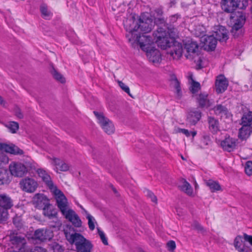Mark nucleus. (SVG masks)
<instances>
[{
    "instance_id": "40",
    "label": "nucleus",
    "mask_w": 252,
    "mask_h": 252,
    "mask_svg": "<svg viewBox=\"0 0 252 252\" xmlns=\"http://www.w3.org/2000/svg\"><path fill=\"white\" fill-rule=\"evenodd\" d=\"M180 189L189 195L192 194V189L190 185L186 180H184L183 182V185L180 186Z\"/></svg>"
},
{
    "instance_id": "42",
    "label": "nucleus",
    "mask_w": 252,
    "mask_h": 252,
    "mask_svg": "<svg viewBox=\"0 0 252 252\" xmlns=\"http://www.w3.org/2000/svg\"><path fill=\"white\" fill-rule=\"evenodd\" d=\"M233 2L235 4L236 8L240 9H245L248 5V0H233Z\"/></svg>"
},
{
    "instance_id": "62",
    "label": "nucleus",
    "mask_w": 252,
    "mask_h": 252,
    "mask_svg": "<svg viewBox=\"0 0 252 252\" xmlns=\"http://www.w3.org/2000/svg\"><path fill=\"white\" fill-rule=\"evenodd\" d=\"M56 248H58L59 249V252H62L63 251V250L62 249V248L59 246V245H57L55 246V247L54 248V251H55V249Z\"/></svg>"
},
{
    "instance_id": "36",
    "label": "nucleus",
    "mask_w": 252,
    "mask_h": 252,
    "mask_svg": "<svg viewBox=\"0 0 252 252\" xmlns=\"http://www.w3.org/2000/svg\"><path fill=\"white\" fill-rule=\"evenodd\" d=\"M169 29L167 32H166L162 28H159L157 29L156 32H154V36L155 37V40L158 39L159 38H164V37H169V33H170L171 30Z\"/></svg>"
},
{
    "instance_id": "26",
    "label": "nucleus",
    "mask_w": 252,
    "mask_h": 252,
    "mask_svg": "<svg viewBox=\"0 0 252 252\" xmlns=\"http://www.w3.org/2000/svg\"><path fill=\"white\" fill-rule=\"evenodd\" d=\"M214 111L216 115L221 118H227L230 114L227 108L221 104H218L214 108Z\"/></svg>"
},
{
    "instance_id": "5",
    "label": "nucleus",
    "mask_w": 252,
    "mask_h": 252,
    "mask_svg": "<svg viewBox=\"0 0 252 252\" xmlns=\"http://www.w3.org/2000/svg\"><path fill=\"white\" fill-rule=\"evenodd\" d=\"M94 113L97 118L98 123L105 132L108 134H111L114 132L115 127L112 121L105 117L103 114L101 113L94 111Z\"/></svg>"
},
{
    "instance_id": "51",
    "label": "nucleus",
    "mask_w": 252,
    "mask_h": 252,
    "mask_svg": "<svg viewBox=\"0 0 252 252\" xmlns=\"http://www.w3.org/2000/svg\"><path fill=\"white\" fill-rule=\"evenodd\" d=\"M167 246L169 251H173L176 248L175 242L172 240L169 241L167 243Z\"/></svg>"
},
{
    "instance_id": "59",
    "label": "nucleus",
    "mask_w": 252,
    "mask_h": 252,
    "mask_svg": "<svg viewBox=\"0 0 252 252\" xmlns=\"http://www.w3.org/2000/svg\"><path fill=\"white\" fill-rule=\"evenodd\" d=\"M210 141V136L208 135H204L203 136V142L205 143L206 145L208 144V142Z\"/></svg>"
},
{
    "instance_id": "44",
    "label": "nucleus",
    "mask_w": 252,
    "mask_h": 252,
    "mask_svg": "<svg viewBox=\"0 0 252 252\" xmlns=\"http://www.w3.org/2000/svg\"><path fill=\"white\" fill-rule=\"evenodd\" d=\"M6 126L12 133H15L19 129V124L17 122H10L6 124Z\"/></svg>"
},
{
    "instance_id": "8",
    "label": "nucleus",
    "mask_w": 252,
    "mask_h": 252,
    "mask_svg": "<svg viewBox=\"0 0 252 252\" xmlns=\"http://www.w3.org/2000/svg\"><path fill=\"white\" fill-rule=\"evenodd\" d=\"M9 169L12 176L17 177H22L28 172L27 167L20 162H11L9 166Z\"/></svg>"
},
{
    "instance_id": "46",
    "label": "nucleus",
    "mask_w": 252,
    "mask_h": 252,
    "mask_svg": "<svg viewBox=\"0 0 252 252\" xmlns=\"http://www.w3.org/2000/svg\"><path fill=\"white\" fill-rule=\"evenodd\" d=\"M8 157L3 152H0V167H3L8 163Z\"/></svg>"
},
{
    "instance_id": "60",
    "label": "nucleus",
    "mask_w": 252,
    "mask_h": 252,
    "mask_svg": "<svg viewBox=\"0 0 252 252\" xmlns=\"http://www.w3.org/2000/svg\"><path fill=\"white\" fill-rule=\"evenodd\" d=\"M16 115L19 118H22L23 117V114L19 109L16 111Z\"/></svg>"
},
{
    "instance_id": "54",
    "label": "nucleus",
    "mask_w": 252,
    "mask_h": 252,
    "mask_svg": "<svg viewBox=\"0 0 252 252\" xmlns=\"http://www.w3.org/2000/svg\"><path fill=\"white\" fill-rule=\"evenodd\" d=\"M61 226H62V223H61V221H60L59 220H58L57 221H56L55 222V224H50L51 227L57 228V229H59L60 228V227H61Z\"/></svg>"
},
{
    "instance_id": "19",
    "label": "nucleus",
    "mask_w": 252,
    "mask_h": 252,
    "mask_svg": "<svg viewBox=\"0 0 252 252\" xmlns=\"http://www.w3.org/2000/svg\"><path fill=\"white\" fill-rule=\"evenodd\" d=\"M215 38L217 40L220 42H225L228 38V32L225 28L222 26H218L215 32Z\"/></svg>"
},
{
    "instance_id": "18",
    "label": "nucleus",
    "mask_w": 252,
    "mask_h": 252,
    "mask_svg": "<svg viewBox=\"0 0 252 252\" xmlns=\"http://www.w3.org/2000/svg\"><path fill=\"white\" fill-rule=\"evenodd\" d=\"M147 56L150 62L154 63H158L161 60V54L159 50L154 47L146 51Z\"/></svg>"
},
{
    "instance_id": "21",
    "label": "nucleus",
    "mask_w": 252,
    "mask_h": 252,
    "mask_svg": "<svg viewBox=\"0 0 252 252\" xmlns=\"http://www.w3.org/2000/svg\"><path fill=\"white\" fill-rule=\"evenodd\" d=\"M13 206V201L11 198L6 193L0 194V207L1 208L8 209Z\"/></svg>"
},
{
    "instance_id": "16",
    "label": "nucleus",
    "mask_w": 252,
    "mask_h": 252,
    "mask_svg": "<svg viewBox=\"0 0 252 252\" xmlns=\"http://www.w3.org/2000/svg\"><path fill=\"white\" fill-rule=\"evenodd\" d=\"M0 150L14 155H22L24 153L23 150L14 145H8L2 143H0Z\"/></svg>"
},
{
    "instance_id": "48",
    "label": "nucleus",
    "mask_w": 252,
    "mask_h": 252,
    "mask_svg": "<svg viewBox=\"0 0 252 252\" xmlns=\"http://www.w3.org/2000/svg\"><path fill=\"white\" fill-rule=\"evenodd\" d=\"M245 172L248 176L252 175V161H248L246 162L245 167Z\"/></svg>"
},
{
    "instance_id": "30",
    "label": "nucleus",
    "mask_w": 252,
    "mask_h": 252,
    "mask_svg": "<svg viewBox=\"0 0 252 252\" xmlns=\"http://www.w3.org/2000/svg\"><path fill=\"white\" fill-rule=\"evenodd\" d=\"M252 132V126H242L240 129L239 137L240 139L244 140L248 138Z\"/></svg>"
},
{
    "instance_id": "64",
    "label": "nucleus",
    "mask_w": 252,
    "mask_h": 252,
    "mask_svg": "<svg viewBox=\"0 0 252 252\" xmlns=\"http://www.w3.org/2000/svg\"><path fill=\"white\" fill-rule=\"evenodd\" d=\"M191 134L193 137H194L196 135V132L195 131L190 132V135Z\"/></svg>"
},
{
    "instance_id": "41",
    "label": "nucleus",
    "mask_w": 252,
    "mask_h": 252,
    "mask_svg": "<svg viewBox=\"0 0 252 252\" xmlns=\"http://www.w3.org/2000/svg\"><path fill=\"white\" fill-rule=\"evenodd\" d=\"M85 213L86 215V218L88 220V225L89 229L93 231L95 228V223H96V221H95V219L86 211H85Z\"/></svg>"
},
{
    "instance_id": "56",
    "label": "nucleus",
    "mask_w": 252,
    "mask_h": 252,
    "mask_svg": "<svg viewBox=\"0 0 252 252\" xmlns=\"http://www.w3.org/2000/svg\"><path fill=\"white\" fill-rule=\"evenodd\" d=\"M244 238L246 241L249 242L252 246V236L249 235L246 233L244 234Z\"/></svg>"
},
{
    "instance_id": "28",
    "label": "nucleus",
    "mask_w": 252,
    "mask_h": 252,
    "mask_svg": "<svg viewBox=\"0 0 252 252\" xmlns=\"http://www.w3.org/2000/svg\"><path fill=\"white\" fill-rule=\"evenodd\" d=\"M33 201L35 205L39 207L49 203L47 197L42 194H36L33 197Z\"/></svg>"
},
{
    "instance_id": "31",
    "label": "nucleus",
    "mask_w": 252,
    "mask_h": 252,
    "mask_svg": "<svg viewBox=\"0 0 252 252\" xmlns=\"http://www.w3.org/2000/svg\"><path fill=\"white\" fill-rule=\"evenodd\" d=\"M43 214L45 216L47 217L50 219L56 218L57 215V213L55 210L51 208V205L49 203L45 204V206H43Z\"/></svg>"
},
{
    "instance_id": "34",
    "label": "nucleus",
    "mask_w": 252,
    "mask_h": 252,
    "mask_svg": "<svg viewBox=\"0 0 252 252\" xmlns=\"http://www.w3.org/2000/svg\"><path fill=\"white\" fill-rule=\"evenodd\" d=\"M10 177L7 170L0 169V185L9 184L10 182Z\"/></svg>"
},
{
    "instance_id": "61",
    "label": "nucleus",
    "mask_w": 252,
    "mask_h": 252,
    "mask_svg": "<svg viewBox=\"0 0 252 252\" xmlns=\"http://www.w3.org/2000/svg\"><path fill=\"white\" fill-rule=\"evenodd\" d=\"M156 21L157 22H158V21H159V23L160 24H164L165 23V20L163 18H158V19H156Z\"/></svg>"
},
{
    "instance_id": "57",
    "label": "nucleus",
    "mask_w": 252,
    "mask_h": 252,
    "mask_svg": "<svg viewBox=\"0 0 252 252\" xmlns=\"http://www.w3.org/2000/svg\"><path fill=\"white\" fill-rule=\"evenodd\" d=\"M179 17V15L178 14H175V15H171L170 17V22L171 23L175 22L177 21V20L178 19Z\"/></svg>"
},
{
    "instance_id": "27",
    "label": "nucleus",
    "mask_w": 252,
    "mask_h": 252,
    "mask_svg": "<svg viewBox=\"0 0 252 252\" xmlns=\"http://www.w3.org/2000/svg\"><path fill=\"white\" fill-rule=\"evenodd\" d=\"M245 21V16L243 13H241L232 28L231 32L234 33V36H236V32L241 29ZM236 36H237V35H236Z\"/></svg>"
},
{
    "instance_id": "58",
    "label": "nucleus",
    "mask_w": 252,
    "mask_h": 252,
    "mask_svg": "<svg viewBox=\"0 0 252 252\" xmlns=\"http://www.w3.org/2000/svg\"><path fill=\"white\" fill-rule=\"evenodd\" d=\"M13 223L18 228L21 227V226H22L21 222L19 220H18L17 221V220L16 219H14L13 220Z\"/></svg>"
},
{
    "instance_id": "6",
    "label": "nucleus",
    "mask_w": 252,
    "mask_h": 252,
    "mask_svg": "<svg viewBox=\"0 0 252 252\" xmlns=\"http://www.w3.org/2000/svg\"><path fill=\"white\" fill-rule=\"evenodd\" d=\"M51 191L55 195L58 208L60 209L63 215L65 214L68 210L67 209L68 202L66 197L60 189L57 188V187L54 188Z\"/></svg>"
},
{
    "instance_id": "11",
    "label": "nucleus",
    "mask_w": 252,
    "mask_h": 252,
    "mask_svg": "<svg viewBox=\"0 0 252 252\" xmlns=\"http://www.w3.org/2000/svg\"><path fill=\"white\" fill-rule=\"evenodd\" d=\"M154 26V22H153L151 18H144L140 17L138 21V30L144 33H148L150 32Z\"/></svg>"
},
{
    "instance_id": "17",
    "label": "nucleus",
    "mask_w": 252,
    "mask_h": 252,
    "mask_svg": "<svg viewBox=\"0 0 252 252\" xmlns=\"http://www.w3.org/2000/svg\"><path fill=\"white\" fill-rule=\"evenodd\" d=\"M220 145L224 151L230 152L233 151L236 147V140L228 136L221 141Z\"/></svg>"
},
{
    "instance_id": "53",
    "label": "nucleus",
    "mask_w": 252,
    "mask_h": 252,
    "mask_svg": "<svg viewBox=\"0 0 252 252\" xmlns=\"http://www.w3.org/2000/svg\"><path fill=\"white\" fill-rule=\"evenodd\" d=\"M29 252H46V250L41 247H35L33 249H29Z\"/></svg>"
},
{
    "instance_id": "37",
    "label": "nucleus",
    "mask_w": 252,
    "mask_h": 252,
    "mask_svg": "<svg viewBox=\"0 0 252 252\" xmlns=\"http://www.w3.org/2000/svg\"><path fill=\"white\" fill-rule=\"evenodd\" d=\"M252 123V112L249 111L243 115L242 118V126H251Z\"/></svg>"
},
{
    "instance_id": "55",
    "label": "nucleus",
    "mask_w": 252,
    "mask_h": 252,
    "mask_svg": "<svg viewBox=\"0 0 252 252\" xmlns=\"http://www.w3.org/2000/svg\"><path fill=\"white\" fill-rule=\"evenodd\" d=\"M178 131L179 132H181L183 133L187 137H189L190 136V132L188 129L184 128H179L178 129Z\"/></svg>"
},
{
    "instance_id": "39",
    "label": "nucleus",
    "mask_w": 252,
    "mask_h": 252,
    "mask_svg": "<svg viewBox=\"0 0 252 252\" xmlns=\"http://www.w3.org/2000/svg\"><path fill=\"white\" fill-rule=\"evenodd\" d=\"M206 185L209 187L212 192L220 190L221 189L219 184L213 180H209L206 182Z\"/></svg>"
},
{
    "instance_id": "25",
    "label": "nucleus",
    "mask_w": 252,
    "mask_h": 252,
    "mask_svg": "<svg viewBox=\"0 0 252 252\" xmlns=\"http://www.w3.org/2000/svg\"><path fill=\"white\" fill-rule=\"evenodd\" d=\"M201 113L197 110L190 111L187 116V121L190 125H195L200 120Z\"/></svg>"
},
{
    "instance_id": "10",
    "label": "nucleus",
    "mask_w": 252,
    "mask_h": 252,
    "mask_svg": "<svg viewBox=\"0 0 252 252\" xmlns=\"http://www.w3.org/2000/svg\"><path fill=\"white\" fill-rule=\"evenodd\" d=\"M21 189L27 192H33L38 186L37 182L33 178L26 177L22 179L19 183Z\"/></svg>"
},
{
    "instance_id": "32",
    "label": "nucleus",
    "mask_w": 252,
    "mask_h": 252,
    "mask_svg": "<svg viewBox=\"0 0 252 252\" xmlns=\"http://www.w3.org/2000/svg\"><path fill=\"white\" fill-rule=\"evenodd\" d=\"M242 240L240 236H237L234 239V246L236 250L239 252H251L247 248H245L244 246H242Z\"/></svg>"
},
{
    "instance_id": "7",
    "label": "nucleus",
    "mask_w": 252,
    "mask_h": 252,
    "mask_svg": "<svg viewBox=\"0 0 252 252\" xmlns=\"http://www.w3.org/2000/svg\"><path fill=\"white\" fill-rule=\"evenodd\" d=\"M125 29L127 32L126 37L128 41H131L135 34H137L138 22L135 21L134 17L127 18L124 21Z\"/></svg>"
},
{
    "instance_id": "63",
    "label": "nucleus",
    "mask_w": 252,
    "mask_h": 252,
    "mask_svg": "<svg viewBox=\"0 0 252 252\" xmlns=\"http://www.w3.org/2000/svg\"><path fill=\"white\" fill-rule=\"evenodd\" d=\"M0 104L3 106H4L5 104V102L3 100L1 96H0Z\"/></svg>"
},
{
    "instance_id": "4",
    "label": "nucleus",
    "mask_w": 252,
    "mask_h": 252,
    "mask_svg": "<svg viewBox=\"0 0 252 252\" xmlns=\"http://www.w3.org/2000/svg\"><path fill=\"white\" fill-rule=\"evenodd\" d=\"M129 42L133 46L135 44H138L141 50L144 52L148 51L149 49L153 47L152 44L154 43L151 36L144 34L138 35V34H135L131 41Z\"/></svg>"
},
{
    "instance_id": "2",
    "label": "nucleus",
    "mask_w": 252,
    "mask_h": 252,
    "mask_svg": "<svg viewBox=\"0 0 252 252\" xmlns=\"http://www.w3.org/2000/svg\"><path fill=\"white\" fill-rule=\"evenodd\" d=\"M185 48L187 51L185 54L186 57L188 59L193 60L198 68H201L202 67V58L199 54L198 45L197 42L193 41H188L185 44Z\"/></svg>"
},
{
    "instance_id": "45",
    "label": "nucleus",
    "mask_w": 252,
    "mask_h": 252,
    "mask_svg": "<svg viewBox=\"0 0 252 252\" xmlns=\"http://www.w3.org/2000/svg\"><path fill=\"white\" fill-rule=\"evenodd\" d=\"M52 74L53 77L56 80L60 82L61 83H63L65 82V78L63 77V76L54 68H53L52 71Z\"/></svg>"
},
{
    "instance_id": "15",
    "label": "nucleus",
    "mask_w": 252,
    "mask_h": 252,
    "mask_svg": "<svg viewBox=\"0 0 252 252\" xmlns=\"http://www.w3.org/2000/svg\"><path fill=\"white\" fill-rule=\"evenodd\" d=\"M65 218L70 221L75 227H79L81 226L82 221L78 215L72 209H68L63 214Z\"/></svg>"
},
{
    "instance_id": "33",
    "label": "nucleus",
    "mask_w": 252,
    "mask_h": 252,
    "mask_svg": "<svg viewBox=\"0 0 252 252\" xmlns=\"http://www.w3.org/2000/svg\"><path fill=\"white\" fill-rule=\"evenodd\" d=\"M39 9L41 16L45 19H50L53 15L52 13L48 9V6L45 3H42L40 6Z\"/></svg>"
},
{
    "instance_id": "12",
    "label": "nucleus",
    "mask_w": 252,
    "mask_h": 252,
    "mask_svg": "<svg viewBox=\"0 0 252 252\" xmlns=\"http://www.w3.org/2000/svg\"><path fill=\"white\" fill-rule=\"evenodd\" d=\"M200 41L203 44L204 49L207 51L215 50L217 43V40L214 35H204L201 38Z\"/></svg>"
},
{
    "instance_id": "49",
    "label": "nucleus",
    "mask_w": 252,
    "mask_h": 252,
    "mask_svg": "<svg viewBox=\"0 0 252 252\" xmlns=\"http://www.w3.org/2000/svg\"><path fill=\"white\" fill-rule=\"evenodd\" d=\"M98 235L102 241V242L104 245H108V243L107 241V239L105 236L104 233L101 231L99 228H97Z\"/></svg>"
},
{
    "instance_id": "3",
    "label": "nucleus",
    "mask_w": 252,
    "mask_h": 252,
    "mask_svg": "<svg viewBox=\"0 0 252 252\" xmlns=\"http://www.w3.org/2000/svg\"><path fill=\"white\" fill-rule=\"evenodd\" d=\"M9 245L12 248L18 250L19 252H29V249L27 248V241L25 237L18 233H10L8 236Z\"/></svg>"
},
{
    "instance_id": "20",
    "label": "nucleus",
    "mask_w": 252,
    "mask_h": 252,
    "mask_svg": "<svg viewBox=\"0 0 252 252\" xmlns=\"http://www.w3.org/2000/svg\"><path fill=\"white\" fill-rule=\"evenodd\" d=\"M220 4L221 9L228 13H233L237 9L233 0H221Z\"/></svg>"
},
{
    "instance_id": "50",
    "label": "nucleus",
    "mask_w": 252,
    "mask_h": 252,
    "mask_svg": "<svg viewBox=\"0 0 252 252\" xmlns=\"http://www.w3.org/2000/svg\"><path fill=\"white\" fill-rule=\"evenodd\" d=\"M118 84H119V86L121 87V88L124 91H125L126 93L128 94L129 95H131L130 94V91H129V87L125 85V84H124L122 81H118Z\"/></svg>"
},
{
    "instance_id": "24",
    "label": "nucleus",
    "mask_w": 252,
    "mask_h": 252,
    "mask_svg": "<svg viewBox=\"0 0 252 252\" xmlns=\"http://www.w3.org/2000/svg\"><path fill=\"white\" fill-rule=\"evenodd\" d=\"M183 47L182 44L179 43L174 44L172 49L169 51V53L173 59L178 60L182 55Z\"/></svg>"
},
{
    "instance_id": "38",
    "label": "nucleus",
    "mask_w": 252,
    "mask_h": 252,
    "mask_svg": "<svg viewBox=\"0 0 252 252\" xmlns=\"http://www.w3.org/2000/svg\"><path fill=\"white\" fill-rule=\"evenodd\" d=\"M171 84L176 90V94L178 98H180L182 96V91L180 83L176 77L172 79Z\"/></svg>"
},
{
    "instance_id": "52",
    "label": "nucleus",
    "mask_w": 252,
    "mask_h": 252,
    "mask_svg": "<svg viewBox=\"0 0 252 252\" xmlns=\"http://www.w3.org/2000/svg\"><path fill=\"white\" fill-rule=\"evenodd\" d=\"M147 195L148 197L151 198L152 201L155 203H157V198L152 192L148 190Z\"/></svg>"
},
{
    "instance_id": "47",
    "label": "nucleus",
    "mask_w": 252,
    "mask_h": 252,
    "mask_svg": "<svg viewBox=\"0 0 252 252\" xmlns=\"http://www.w3.org/2000/svg\"><path fill=\"white\" fill-rule=\"evenodd\" d=\"M189 89L192 94H195L200 90V85L198 82L193 81Z\"/></svg>"
},
{
    "instance_id": "13",
    "label": "nucleus",
    "mask_w": 252,
    "mask_h": 252,
    "mask_svg": "<svg viewBox=\"0 0 252 252\" xmlns=\"http://www.w3.org/2000/svg\"><path fill=\"white\" fill-rule=\"evenodd\" d=\"M228 86V81L223 75L220 74L217 77L215 87L217 94L223 93L227 89Z\"/></svg>"
},
{
    "instance_id": "43",
    "label": "nucleus",
    "mask_w": 252,
    "mask_h": 252,
    "mask_svg": "<svg viewBox=\"0 0 252 252\" xmlns=\"http://www.w3.org/2000/svg\"><path fill=\"white\" fill-rule=\"evenodd\" d=\"M8 210L5 209L0 208V223H3L8 219Z\"/></svg>"
},
{
    "instance_id": "9",
    "label": "nucleus",
    "mask_w": 252,
    "mask_h": 252,
    "mask_svg": "<svg viewBox=\"0 0 252 252\" xmlns=\"http://www.w3.org/2000/svg\"><path fill=\"white\" fill-rule=\"evenodd\" d=\"M177 34V30L173 28L172 30H171L170 33H169V37L156 39L155 41L161 49H166L167 47H170L171 46Z\"/></svg>"
},
{
    "instance_id": "35",
    "label": "nucleus",
    "mask_w": 252,
    "mask_h": 252,
    "mask_svg": "<svg viewBox=\"0 0 252 252\" xmlns=\"http://www.w3.org/2000/svg\"><path fill=\"white\" fill-rule=\"evenodd\" d=\"M54 164L56 169L61 171H66L69 169L68 164L59 158L54 159Z\"/></svg>"
},
{
    "instance_id": "22",
    "label": "nucleus",
    "mask_w": 252,
    "mask_h": 252,
    "mask_svg": "<svg viewBox=\"0 0 252 252\" xmlns=\"http://www.w3.org/2000/svg\"><path fill=\"white\" fill-rule=\"evenodd\" d=\"M37 173L39 176L42 179V181L46 183L51 190H53L54 188H56V187L54 186L50 176L45 171L42 169H38Z\"/></svg>"
},
{
    "instance_id": "1",
    "label": "nucleus",
    "mask_w": 252,
    "mask_h": 252,
    "mask_svg": "<svg viewBox=\"0 0 252 252\" xmlns=\"http://www.w3.org/2000/svg\"><path fill=\"white\" fill-rule=\"evenodd\" d=\"M64 234L68 242L75 245L77 252H91L93 245L90 241L81 234L76 233L71 226H66L63 229Z\"/></svg>"
},
{
    "instance_id": "23",
    "label": "nucleus",
    "mask_w": 252,
    "mask_h": 252,
    "mask_svg": "<svg viewBox=\"0 0 252 252\" xmlns=\"http://www.w3.org/2000/svg\"><path fill=\"white\" fill-rule=\"evenodd\" d=\"M208 94L206 93H200L196 95L197 102L199 106L201 108H208L211 105V103L208 97Z\"/></svg>"
},
{
    "instance_id": "29",
    "label": "nucleus",
    "mask_w": 252,
    "mask_h": 252,
    "mask_svg": "<svg viewBox=\"0 0 252 252\" xmlns=\"http://www.w3.org/2000/svg\"><path fill=\"white\" fill-rule=\"evenodd\" d=\"M209 128L213 133H216L219 130V123L218 120L212 117H208Z\"/></svg>"
},
{
    "instance_id": "14",
    "label": "nucleus",
    "mask_w": 252,
    "mask_h": 252,
    "mask_svg": "<svg viewBox=\"0 0 252 252\" xmlns=\"http://www.w3.org/2000/svg\"><path fill=\"white\" fill-rule=\"evenodd\" d=\"M34 236L40 241L51 240L53 236V231L48 229H38L34 232Z\"/></svg>"
}]
</instances>
